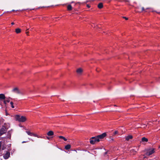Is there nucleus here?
I'll list each match as a JSON object with an SVG mask.
<instances>
[{"instance_id": "9", "label": "nucleus", "mask_w": 160, "mask_h": 160, "mask_svg": "<svg viewBox=\"0 0 160 160\" xmlns=\"http://www.w3.org/2000/svg\"><path fill=\"white\" fill-rule=\"evenodd\" d=\"M6 99V97L3 94H0V101L2 100H5Z\"/></svg>"}, {"instance_id": "33", "label": "nucleus", "mask_w": 160, "mask_h": 160, "mask_svg": "<svg viewBox=\"0 0 160 160\" xmlns=\"http://www.w3.org/2000/svg\"><path fill=\"white\" fill-rule=\"evenodd\" d=\"M26 142V141H23L22 142V143H25V142Z\"/></svg>"}, {"instance_id": "32", "label": "nucleus", "mask_w": 160, "mask_h": 160, "mask_svg": "<svg viewBox=\"0 0 160 160\" xmlns=\"http://www.w3.org/2000/svg\"><path fill=\"white\" fill-rule=\"evenodd\" d=\"M26 33L27 34H28V33H29V32H26Z\"/></svg>"}, {"instance_id": "27", "label": "nucleus", "mask_w": 160, "mask_h": 160, "mask_svg": "<svg viewBox=\"0 0 160 160\" xmlns=\"http://www.w3.org/2000/svg\"><path fill=\"white\" fill-rule=\"evenodd\" d=\"M40 19H41L40 18H39ZM41 19H47L46 18H45V17H43V18H42Z\"/></svg>"}, {"instance_id": "26", "label": "nucleus", "mask_w": 160, "mask_h": 160, "mask_svg": "<svg viewBox=\"0 0 160 160\" xmlns=\"http://www.w3.org/2000/svg\"><path fill=\"white\" fill-rule=\"evenodd\" d=\"M6 101L5 100H4V101H3V103H4L6 105Z\"/></svg>"}, {"instance_id": "21", "label": "nucleus", "mask_w": 160, "mask_h": 160, "mask_svg": "<svg viewBox=\"0 0 160 160\" xmlns=\"http://www.w3.org/2000/svg\"><path fill=\"white\" fill-rule=\"evenodd\" d=\"M131 152H137L136 151H135V150H134V149H132V150H131Z\"/></svg>"}, {"instance_id": "12", "label": "nucleus", "mask_w": 160, "mask_h": 160, "mask_svg": "<svg viewBox=\"0 0 160 160\" xmlns=\"http://www.w3.org/2000/svg\"><path fill=\"white\" fill-rule=\"evenodd\" d=\"M71 147V146L70 144H68L65 146V148L66 150H69L70 148Z\"/></svg>"}, {"instance_id": "13", "label": "nucleus", "mask_w": 160, "mask_h": 160, "mask_svg": "<svg viewBox=\"0 0 160 160\" xmlns=\"http://www.w3.org/2000/svg\"><path fill=\"white\" fill-rule=\"evenodd\" d=\"M82 72V69L81 68L78 69L77 70V72L78 74L81 73Z\"/></svg>"}, {"instance_id": "17", "label": "nucleus", "mask_w": 160, "mask_h": 160, "mask_svg": "<svg viewBox=\"0 0 160 160\" xmlns=\"http://www.w3.org/2000/svg\"><path fill=\"white\" fill-rule=\"evenodd\" d=\"M58 137L59 138L62 139H63L65 141H67V139L66 138L62 136H58Z\"/></svg>"}, {"instance_id": "37", "label": "nucleus", "mask_w": 160, "mask_h": 160, "mask_svg": "<svg viewBox=\"0 0 160 160\" xmlns=\"http://www.w3.org/2000/svg\"><path fill=\"white\" fill-rule=\"evenodd\" d=\"M90 85H92V84H90Z\"/></svg>"}, {"instance_id": "38", "label": "nucleus", "mask_w": 160, "mask_h": 160, "mask_svg": "<svg viewBox=\"0 0 160 160\" xmlns=\"http://www.w3.org/2000/svg\"><path fill=\"white\" fill-rule=\"evenodd\" d=\"M12 11H14V10H12Z\"/></svg>"}, {"instance_id": "35", "label": "nucleus", "mask_w": 160, "mask_h": 160, "mask_svg": "<svg viewBox=\"0 0 160 160\" xmlns=\"http://www.w3.org/2000/svg\"><path fill=\"white\" fill-rule=\"evenodd\" d=\"M146 158V157L145 156V157H144L143 158Z\"/></svg>"}, {"instance_id": "31", "label": "nucleus", "mask_w": 160, "mask_h": 160, "mask_svg": "<svg viewBox=\"0 0 160 160\" xmlns=\"http://www.w3.org/2000/svg\"><path fill=\"white\" fill-rule=\"evenodd\" d=\"M107 152H105L104 154H105V155H106L107 154Z\"/></svg>"}, {"instance_id": "10", "label": "nucleus", "mask_w": 160, "mask_h": 160, "mask_svg": "<svg viewBox=\"0 0 160 160\" xmlns=\"http://www.w3.org/2000/svg\"><path fill=\"white\" fill-rule=\"evenodd\" d=\"M54 132L52 131H49L47 133V135L48 136H52L53 135Z\"/></svg>"}, {"instance_id": "30", "label": "nucleus", "mask_w": 160, "mask_h": 160, "mask_svg": "<svg viewBox=\"0 0 160 160\" xmlns=\"http://www.w3.org/2000/svg\"><path fill=\"white\" fill-rule=\"evenodd\" d=\"M14 23L13 22H12L11 23L12 25H14Z\"/></svg>"}, {"instance_id": "18", "label": "nucleus", "mask_w": 160, "mask_h": 160, "mask_svg": "<svg viewBox=\"0 0 160 160\" xmlns=\"http://www.w3.org/2000/svg\"><path fill=\"white\" fill-rule=\"evenodd\" d=\"M68 9L69 10H71L72 9V7L71 5H69L68 6Z\"/></svg>"}, {"instance_id": "29", "label": "nucleus", "mask_w": 160, "mask_h": 160, "mask_svg": "<svg viewBox=\"0 0 160 160\" xmlns=\"http://www.w3.org/2000/svg\"><path fill=\"white\" fill-rule=\"evenodd\" d=\"M142 11L144 10V8L143 7L142 8Z\"/></svg>"}, {"instance_id": "11", "label": "nucleus", "mask_w": 160, "mask_h": 160, "mask_svg": "<svg viewBox=\"0 0 160 160\" xmlns=\"http://www.w3.org/2000/svg\"><path fill=\"white\" fill-rule=\"evenodd\" d=\"M132 135H128L125 137L126 140L127 141H128L130 139H131L132 138Z\"/></svg>"}, {"instance_id": "34", "label": "nucleus", "mask_w": 160, "mask_h": 160, "mask_svg": "<svg viewBox=\"0 0 160 160\" xmlns=\"http://www.w3.org/2000/svg\"><path fill=\"white\" fill-rule=\"evenodd\" d=\"M96 70H97V72H98L99 71V70H98L97 69Z\"/></svg>"}, {"instance_id": "3", "label": "nucleus", "mask_w": 160, "mask_h": 160, "mask_svg": "<svg viewBox=\"0 0 160 160\" xmlns=\"http://www.w3.org/2000/svg\"><path fill=\"white\" fill-rule=\"evenodd\" d=\"M12 92L18 94L22 95H23V92L19 90L17 88H14L12 89Z\"/></svg>"}, {"instance_id": "23", "label": "nucleus", "mask_w": 160, "mask_h": 160, "mask_svg": "<svg viewBox=\"0 0 160 160\" xmlns=\"http://www.w3.org/2000/svg\"><path fill=\"white\" fill-rule=\"evenodd\" d=\"M122 18L124 19H126V20H128V18L126 17H122Z\"/></svg>"}, {"instance_id": "8", "label": "nucleus", "mask_w": 160, "mask_h": 160, "mask_svg": "<svg viewBox=\"0 0 160 160\" xmlns=\"http://www.w3.org/2000/svg\"><path fill=\"white\" fill-rule=\"evenodd\" d=\"M6 132L5 128H2L0 130V135H2L5 133Z\"/></svg>"}, {"instance_id": "36", "label": "nucleus", "mask_w": 160, "mask_h": 160, "mask_svg": "<svg viewBox=\"0 0 160 160\" xmlns=\"http://www.w3.org/2000/svg\"><path fill=\"white\" fill-rule=\"evenodd\" d=\"M47 138H48V139H49V138H48V137H47Z\"/></svg>"}, {"instance_id": "25", "label": "nucleus", "mask_w": 160, "mask_h": 160, "mask_svg": "<svg viewBox=\"0 0 160 160\" xmlns=\"http://www.w3.org/2000/svg\"><path fill=\"white\" fill-rule=\"evenodd\" d=\"M7 102H10V100L9 99H8L6 100Z\"/></svg>"}, {"instance_id": "28", "label": "nucleus", "mask_w": 160, "mask_h": 160, "mask_svg": "<svg viewBox=\"0 0 160 160\" xmlns=\"http://www.w3.org/2000/svg\"><path fill=\"white\" fill-rule=\"evenodd\" d=\"M87 7H88V8H90V6H89V5L88 4H87Z\"/></svg>"}, {"instance_id": "24", "label": "nucleus", "mask_w": 160, "mask_h": 160, "mask_svg": "<svg viewBox=\"0 0 160 160\" xmlns=\"http://www.w3.org/2000/svg\"><path fill=\"white\" fill-rule=\"evenodd\" d=\"M60 19V17H55L54 18H53V19Z\"/></svg>"}, {"instance_id": "19", "label": "nucleus", "mask_w": 160, "mask_h": 160, "mask_svg": "<svg viewBox=\"0 0 160 160\" xmlns=\"http://www.w3.org/2000/svg\"><path fill=\"white\" fill-rule=\"evenodd\" d=\"M10 104L11 105V107L12 108H14V106L13 105V103L12 102H10Z\"/></svg>"}, {"instance_id": "5", "label": "nucleus", "mask_w": 160, "mask_h": 160, "mask_svg": "<svg viewBox=\"0 0 160 160\" xmlns=\"http://www.w3.org/2000/svg\"><path fill=\"white\" fill-rule=\"evenodd\" d=\"M107 136L106 133L105 132L103 133L100 135H98L97 136V137L99 139H102L104 137H105Z\"/></svg>"}, {"instance_id": "14", "label": "nucleus", "mask_w": 160, "mask_h": 160, "mask_svg": "<svg viewBox=\"0 0 160 160\" xmlns=\"http://www.w3.org/2000/svg\"><path fill=\"white\" fill-rule=\"evenodd\" d=\"M148 138H145V137H143L142 138V142H147L148 141Z\"/></svg>"}, {"instance_id": "20", "label": "nucleus", "mask_w": 160, "mask_h": 160, "mask_svg": "<svg viewBox=\"0 0 160 160\" xmlns=\"http://www.w3.org/2000/svg\"><path fill=\"white\" fill-rule=\"evenodd\" d=\"M118 131H115L113 132V135H115L118 133Z\"/></svg>"}, {"instance_id": "6", "label": "nucleus", "mask_w": 160, "mask_h": 160, "mask_svg": "<svg viewBox=\"0 0 160 160\" xmlns=\"http://www.w3.org/2000/svg\"><path fill=\"white\" fill-rule=\"evenodd\" d=\"M26 132L28 134V135L31 136H33L35 137H37L38 138H39L37 134L32 133L30 132L29 131H27Z\"/></svg>"}, {"instance_id": "2", "label": "nucleus", "mask_w": 160, "mask_h": 160, "mask_svg": "<svg viewBox=\"0 0 160 160\" xmlns=\"http://www.w3.org/2000/svg\"><path fill=\"white\" fill-rule=\"evenodd\" d=\"M99 141L100 140L98 138L97 136L92 137L90 139V142L92 144H94L96 142H99Z\"/></svg>"}, {"instance_id": "1", "label": "nucleus", "mask_w": 160, "mask_h": 160, "mask_svg": "<svg viewBox=\"0 0 160 160\" xmlns=\"http://www.w3.org/2000/svg\"><path fill=\"white\" fill-rule=\"evenodd\" d=\"M15 118L16 120L18 121L19 122H23L26 120V118L25 117L23 116H21L18 115H16Z\"/></svg>"}, {"instance_id": "7", "label": "nucleus", "mask_w": 160, "mask_h": 160, "mask_svg": "<svg viewBox=\"0 0 160 160\" xmlns=\"http://www.w3.org/2000/svg\"><path fill=\"white\" fill-rule=\"evenodd\" d=\"M10 152H7L3 156L4 158L5 159H7L10 157Z\"/></svg>"}, {"instance_id": "16", "label": "nucleus", "mask_w": 160, "mask_h": 160, "mask_svg": "<svg viewBox=\"0 0 160 160\" xmlns=\"http://www.w3.org/2000/svg\"><path fill=\"white\" fill-rule=\"evenodd\" d=\"M15 32L16 33H20L21 32V29L19 28H17L15 30Z\"/></svg>"}, {"instance_id": "39", "label": "nucleus", "mask_w": 160, "mask_h": 160, "mask_svg": "<svg viewBox=\"0 0 160 160\" xmlns=\"http://www.w3.org/2000/svg\"><path fill=\"white\" fill-rule=\"evenodd\" d=\"M160 148V146L159 147V148Z\"/></svg>"}, {"instance_id": "15", "label": "nucleus", "mask_w": 160, "mask_h": 160, "mask_svg": "<svg viewBox=\"0 0 160 160\" xmlns=\"http://www.w3.org/2000/svg\"><path fill=\"white\" fill-rule=\"evenodd\" d=\"M103 7V5L102 3H100L98 5V7L99 8H102Z\"/></svg>"}, {"instance_id": "22", "label": "nucleus", "mask_w": 160, "mask_h": 160, "mask_svg": "<svg viewBox=\"0 0 160 160\" xmlns=\"http://www.w3.org/2000/svg\"><path fill=\"white\" fill-rule=\"evenodd\" d=\"M6 147H4V146H2V150H4L5 148Z\"/></svg>"}, {"instance_id": "4", "label": "nucleus", "mask_w": 160, "mask_h": 160, "mask_svg": "<svg viewBox=\"0 0 160 160\" xmlns=\"http://www.w3.org/2000/svg\"><path fill=\"white\" fill-rule=\"evenodd\" d=\"M155 149L150 148L148 150V151L147 152L145 153V155L147 156H149L151 155L155 152Z\"/></svg>"}]
</instances>
